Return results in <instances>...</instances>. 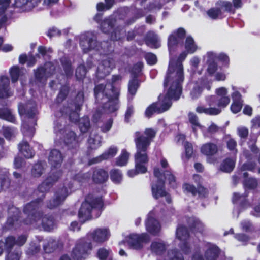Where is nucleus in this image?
Instances as JSON below:
<instances>
[{
  "instance_id": "38",
  "label": "nucleus",
  "mask_w": 260,
  "mask_h": 260,
  "mask_svg": "<svg viewBox=\"0 0 260 260\" xmlns=\"http://www.w3.org/2000/svg\"><path fill=\"white\" fill-rule=\"evenodd\" d=\"M146 43L151 47H158L160 46L158 36L153 32H149L147 36Z\"/></svg>"
},
{
  "instance_id": "64",
  "label": "nucleus",
  "mask_w": 260,
  "mask_h": 260,
  "mask_svg": "<svg viewBox=\"0 0 260 260\" xmlns=\"http://www.w3.org/2000/svg\"><path fill=\"white\" fill-rule=\"evenodd\" d=\"M110 251L105 248H101L98 252V257L100 260H105L110 256Z\"/></svg>"
},
{
  "instance_id": "50",
  "label": "nucleus",
  "mask_w": 260,
  "mask_h": 260,
  "mask_svg": "<svg viewBox=\"0 0 260 260\" xmlns=\"http://www.w3.org/2000/svg\"><path fill=\"white\" fill-rule=\"evenodd\" d=\"M165 248V244L161 241L153 242L151 245L152 251L156 254H160Z\"/></svg>"
},
{
  "instance_id": "18",
  "label": "nucleus",
  "mask_w": 260,
  "mask_h": 260,
  "mask_svg": "<svg viewBox=\"0 0 260 260\" xmlns=\"http://www.w3.org/2000/svg\"><path fill=\"white\" fill-rule=\"evenodd\" d=\"M149 240L148 235L146 234L138 235L132 234L127 238L128 244L134 249H138L142 247L144 243L147 242Z\"/></svg>"
},
{
  "instance_id": "19",
  "label": "nucleus",
  "mask_w": 260,
  "mask_h": 260,
  "mask_svg": "<svg viewBox=\"0 0 260 260\" xmlns=\"http://www.w3.org/2000/svg\"><path fill=\"white\" fill-rule=\"evenodd\" d=\"M26 239V236L22 235L19 236L17 241H16L14 237L10 236L6 239L5 243L2 241H0V255L3 252L4 246L6 247V249H9L11 248L15 245L22 246L25 243Z\"/></svg>"
},
{
  "instance_id": "42",
  "label": "nucleus",
  "mask_w": 260,
  "mask_h": 260,
  "mask_svg": "<svg viewBox=\"0 0 260 260\" xmlns=\"http://www.w3.org/2000/svg\"><path fill=\"white\" fill-rule=\"evenodd\" d=\"M0 118L11 122L15 121V118L12 112L7 108H0Z\"/></svg>"
},
{
  "instance_id": "9",
  "label": "nucleus",
  "mask_w": 260,
  "mask_h": 260,
  "mask_svg": "<svg viewBox=\"0 0 260 260\" xmlns=\"http://www.w3.org/2000/svg\"><path fill=\"white\" fill-rule=\"evenodd\" d=\"M185 48L186 49V51L181 53L178 57L177 60H176L175 59L172 58H170L169 65V67H170V64L172 63V64H173V65L175 67V68H177V67H178L179 64H180L182 68V73L183 78V68L182 62L186 57L187 53H193L198 49V47L192 37L189 36L186 38L185 42ZM169 68V67H168V69Z\"/></svg>"
},
{
  "instance_id": "20",
  "label": "nucleus",
  "mask_w": 260,
  "mask_h": 260,
  "mask_svg": "<svg viewBox=\"0 0 260 260\" xmlns=\"http://www.w3.org/2000/svg\"><path fill=\"white\" fill-rule=\"evenodd\" d=\"M118 151V148L115 146H111L108 148L102 155L89 160L88 165H91L114 157Z\"/></svg>"
},
{
  "instance_id": "47",
  "label": "nucleus",
  "mask_w": 260,
  "mask_h": 260,
  "mask_svg": "<svg viewBox=\"0 0 260 260\" xmlns=\"http://www.w3.org/2000/svg\"><path fill=\"white\" fill-rule=\"evenodd\" d=\"M61 62L66 75L67 77L72 75L73 70L70 61L67 57H63L61 59Z\"/></svg>"
},
{
  "instance_id": "6",
  "label": "nucleus",
  "mask_w": 260,
  "mask_h": 260,
  "mask_svg": "<svg viewBox=\"0 0 260 260\" xmlns=\"http://www.w3.org/2000/svg\"><path fill=\"white\" fill-rule=\"evenodd\" d=\"M40 205V199L32 202L27 204L24 208V213L28 215L30 220H26V224H35V226H39L41 224L45 231H50L53 229L54 222L51 217H42L41 214L35 211Z\"/></svg>"
},
{
  "instance_id": "63",
  "label": "nucleus",
  "mask_w": 260,
  "mask_h": 260,
  "mask_svg": "<svg viewBox=\"0 0 260 260\" xmlns=\"http://www.w3.org/2000/svg\"><path fill=\"white\" fill-rule=\"evenodd\" d=\"M169 260H184L182 255L176 250L169 251L168 253Z\"/></svg>"
},
{
  "instance_id": "26",
  "label": "nucleus",
  "mask_w": 260,
  "mask_h": 260,
  "mask_svg": "<svg viewBox=\"0 0 260 260\" xmlns=\"http://www.w3.org/2000/svg\"><path fill=\"white\" fill-rule=\"evenodd\" d=\"M62 160L63 157L59 151L53 149L50 151L48 156V160L52 168L59 167Z\"/></svg>"
},
{
  "instance_id": "36",
  "label": "nucleus",
  "mask_w": 260,
  "mask_h": 260,
  "mask_svg": "<svg viewBox=\"0 0 260 260\" xmlns=\"http://www.w3.org/2000/svg\"><path fill=\"white\" fill-rule=\"evenodd\" d=\"M213 105L210 106L209 108H205L202 106H199L196 108V111L200 113H205L210 115H216L219 114L221 109L218 107H212Z\"/></svg>"
},
{
  "instance_id": "53",
  "label": "nucleus",
  "mask_w": 260,
  "mask_h": 260,
  "mask_svg": "<svg viewBox=\"0 0 260 260\" xmlns=\"http://www.w3.org/2000/svg\"><path fill=\"white\" fill-rule=\"evenodd\" d=\"M91 173L88 172L83 174H79L75 176V180L79 182L81 184L88 182L90 179Z\"/></svg>"
},
{
  "instance_id": "15",
  "label": "nucleus",
  "mask_w": 260,
  "mask_h": 260,
  "mask_svg": "<svg viewBox=\"0 0 260 260\" xmlns=\"http://www.w3.org/2000/svg\"><path fill=\"white\" fill-rule=\"evenodd\" d=\"M72 188V184H66L64 187L58 191L54 195V198L49 201L47 204L49 208L52 209L61 204L66 197L71 193Z\"/></svg>"
},
{
  "instance_id": "28",
  "label": "nucleus",
  "mask_w": 260,
  "mask_h": 260,
  "mask_svg": "<svg viewBox=\"0 0 260 260\" xmlns=\"http://www.w3.org/2000/svg\"><path fill=\"white\" fill-rule=\"evenodd\" d=\"M9 79L7 77L0 78V98H7L11 95L9 88Z\"/></svg>"
},
{
  "instance_id": "43",
  "label": "nucleus",
  "mask_w": 260,
  "mask_h": 260,
  "mask_svg": "<svg viewBox=\"0 0 260 260\" xmlns=\"http://www.w3.org/2000/svg\"><path fill=\"white\" fill-rule=\"evenodd\" d=\"M115 22V19L112 18L104 20L101 24V29L104 33H109L113 30V24Z\"/></svg>"
},
{
  "instance_id": "40",
  "label": "nucleus",
  "mask_w": 260,
  "mask_h": 260,
  "mask_svg": "<svg viewBox=\"0 0 260 260\" xmlns=\"http://www.w3.org/2000/svg\"><path fill=\"white\" fill-rule=\"evenodd\" d=\"M236 161V156H233L231 158H227L222 163L220 169L225 172H231L234 167Z\"/></svg>"
},
{
  "instance_id": "14",
  "label": "nucleus",
  "mask_w": 260,
  "mask_h": 260,
  "mask_svg": "<svg viewBox=\"0 0 260 260\" xmlns=\"http://www.w3.org/2000/svg\"><path fill=\"white\" fill-rule=\"evenodd\" d=\"M115 63L113 58L106 57L102 59L99 64L96 71V76L99 78H103L109 75L115 67Z\"/></svg>"
},
{
  "instance_id": "39",
  "label": "nucleus",
  "mask_w": 260,
  "mask_h": 260,
  "mask_svg": "<svg viewBox=\"0 0 260 260\" xmlns=\"http://www.w3.org/2000/svg\"><path fill=\"white\" fill-rule=\"evenodd\" d=\"M129 155V153L125 149H122L120 154L116 159L115 164L120 167L125 166L128 162Z\"/></svg>"
},
{
  "instance_id": "54",
  "label": "nucleus",
  "mask_w": 260,
  "mask_h": 260,
  "mask_svg": "<svg viewBox=\"0 0 260 260\" xmlns=\"http://www.w3.org/2000/svg\"><path fill=\"white\" fill-rule=\"evenodd\" d=\"M3 129V135L6 139L11 140L15 137L16 131L14 128L9 127H4Z\"/></svg>"
},
{
  "instance_id": "27",
  "label": "nucleus",
  "mask_w": 260,
  "mask_h": 260,
  "mask_svg": "<svg viewBox=\"0 0 260 260\" xmlns=\"http://www.w3.org/2000/svg\"><path fill=\"white\" fill-rule=\"evenodd\" d=\"M10 4V0H0V29L3 28L4 24L7 20L5 11L9 6ZM3 42V38L0 37V46Z\"/></svg>"
},
{
  "instance_id": "59",
  "label": "nucleus",
  "mask_w": 260,
  "mask_h": 260,
  "mask_svg": "<svg viewBox=\"0 0 260 260\" xmlns=\"http://www.w3.org/2000/svg\"><path fill=\"white\" fill-rule=\"evenodd\" d=\"M19 62L21 64L27 62L29 66H32L35 63V59L34 57L32 56L27 57L26 55L23 54L19 56Z\"/></svg>"
},
{
  "instance_id": "1",
  "label": "nucleus",
  "mask_w": 260,
  "mask_h": 260,
  "mask_svg": "<svg viewBox=\"0 0 260 260\" xmlns=\"http://www.w3.org/2000/svg\"><path fill=\"white\" fill-rule=\"evenodd\" d=\"M175 67L172 63L170 64L164 81V93L160 95L157 103L152 104L147 108L145 111L146 117H150L155 112L162 113L167 111L171 106V101L179 98L183 78L181 65L179 64L177 68Z\"/></svg>"
},
{
  "instance_id": "21",
  "label": "nucleus",
  "mask_w": 260,
  "mask_h": 260,
  "mask_svg": "<svg viewBox=\"0 0 260 260\" xmlns=\"http://www.w3.org/2000/svg\"><path fill=\"white\" fill-rule=\"evenodd\" d=\"M154 211H157L156 208H155L154 211H151L148 214L147 219L146 221V230L149 232L154 235L158 233L160 230L159 223L154 217Z\"/></svg>"
},
{
  "instance_id": "48",
  "label": "nucleus",
  "mask_w": 260,
  "mask_h": 260,
  "mask_svg": "<svg viewBox=\"0 0 260 260\" xmlns=\"http://www.w3.org/2000/svg\"><path fill=\"white\" fill-rule=\"evenodd\" d=\"M139 87V83L137 79L135 77L134 78L132 79L128 84V99H130V95L133 96L134 95L137 89Z\"/></svg>"
},
{
  "instance_id": "62",
  "label": "nucleus",
  "mask_w": 260,
  "mask_h": 260,
  "mask_svg": "<svg viewBox=\"0 0 260 260\" xmlns=\"http://www.w3.org/2000/svg\"><path fill=\"white\" fill-rule=\"evenodd\" d=\"M12 82H15L18 80L21 72L17 66L13 67L10 71Z\"/></svg>"
},
{
  "instance_id": "30",
  "label": "nucleus",
  "mask_w": 260,
  "mask_h": 260,
  "mask_svg": "<svg viewBox=\"0 0 260 260\" xmlns=\"http://www.w3.org/2000/svg\"><path fill=\"white\" fill-rule=\"evenodd\" d=\"M108 178V173L102 169H96L92 173L93 181L96 183H103Z\"/></svg>"
},
{
  "instance_id": "33",
  "label": "nucleus",
  "mask_w": 260,
  "mask_h": 260,
  "mask_svg": "<svg viewBox=\"0 0 260 260\" xmlns=\"http://www.w3.org/2000/svg\"><path fill=\"white\" fill-rule=\"evenodd\" d=\"M18 149L21 154L26 158H31L34 155V152L30 148L28 143L22 141L18 145Z\"/></svg>"
},
{
  "instance_id": "8",
  "label": "nucleus",
  "mask_w": 260,
  "mask_h": 260,
  "mask_svg": "<svg viewBox=\"0 0 260 260\" xmlns=\"http://www.w3.org/2000/svg\"><path fill=\"white\" fill-rule=\"evenodd\" d=\"M103 205V203L101 197L94 198L92 195L87 197L79 211L78 216L81 222H84L90 219L91 212L100 210Z\"/></svg>"
},
{
  "instance_id": "56",
  "label": "nucleus",
  "mask_w": 260,
  "mask_h": 260,
  "mask_svg": "<svg viewBox=\"0 0 260 260\" xmlns=\"http://www.w3.org/2000/svg\"><path fill=\"white\" fill-rule=\"evenodd\" d=\"M112 180L115 183L120 182L122 178V174L119 170L113 169L110 172Z\"/></svg>"
},
{
  "instance_id": "49",
  "label": "nucleus",
  "mask_w": 260,
  "mask_h": 260,
  "mask_svg": "<svg viewBox=\"0 0 260 260\" xmlns=\"http://www.w3.org/2000/svg\"><path fill=\"white\" fill-rule=\"evenodd\" d=\"M218 53L213 51L207 52L203 56V59L206 63H215L217 59Z\"/></svg>"
},
{
  "instance_id": "46",
  "label": "nucleus",
  "mask_w": 260,
  "mask_h": 260,
  "mask_svg": "<svg viewBox=\"0 0 260 260\" xmlns=\"http://www.w3.org/2000/svg\"><path fill=\"white\" fill-rule=\"evenodd\" d=\"M8 213L9 217L7 220V223L10 225H13L14 224L15 220H17V218L19 211L17 208L13 207L9 209Z\"/></svg>"
},
{
  "instance_id": "51",
  "label": "nucleus",
  "mask_w": 260,
  "mask_h": 260,
  "mask_svg": "<svg viewBox=\"0 0 260 260\" xmlns=\"http://www.w3.org/2000/svg\"><path fill=\"white\" fill-rule=\"evenodd\" d=\"M79 127L82 133L87 132L89 127L90 122L89 118L84 117L79 120Z\"/></svg>"
},
{
  "instance_id": "29",
  "label": "nucleus",
  "mask_w": 260,
  "mask_h": 260,
  "mask_svg": "<svg viewBox=\"0 0 260 260\" xmlns=\"http://www.w3.org/2000/svg\"><path fill=\"white\" fill-rule=\"evenodd\" d=\"M9 174L7 169H0V192L9 188L10 185Z\"/></svg>"
},
{
  "instance_id": "45",
  "label": "nucleus",
  "mask_w": 260,
  "mask_h": 260,
  "mask_svg": "<svg viewBox=\"0 0 260 260\" xmlns=\"http://www.w3.org/2000/svg\"><path fill=\"white\" fill-rule=\"evenodd\" d=\"M102 138L99 135L91 136L88 139L89 147L91 149H95L101 145Z\"/></svg>"
},
{
  "instance_id": "22",
  "label": "nucleus",
  "mask_w": 260,
  "mask_h": 260,
  "mask_svg": "<svg viewBox=\"0 0 260 260\" xmlns=\"http://www.w3.org/2000/svg\"><path fill=\"white\" fill-rule=\"evenodd\" d=\"M61 172L60 171H57L56 172H52V175L49 176L47 179L43 182L38 187V190L42 193L41 197L44 196V192L48 190L50 187V185L53 183L56 182L61 176Z\"/></svg>"
},
{
  "instance_id": "17",
  "label": "nucleus",
  "mask_w": 260,
  "mask_h": 260,
  "mask_svg": "<svg viewBox=\"0 0 260 260\" xmlns=\"http://www.w3.org/2000/svg\"><path fill=\"white\" fill-rule=\"evenodd\" d=\"M176 238L180 241V247L182 251L187 254L190 251V246H189L188 232L184 226L179 225L176 232Z\"/></svg>"
},
{
  "instance_id": "24",
  "label": "nucleus",
  "mask_w": 260,
  "mask_h": 260,
  "mask_svg": "<svg viewBox=\"0 0 260 260\" xmlns=\"http://www.w3.org/2000/svg\"><path fill=\"white\" fill-rule=\"evenodd\" d=\"M84 102V94L82 91H80L78 93L75 99V111H72L70 113L69 117L70 120L74 123L78 121L79 115L78 111L81 109Z\"/></svg>"
},
{
  "instance_id": "55",
  "label": "nucleus",
  "mask_w": 260,
  "mask_h": 260,
  "mask_svg": "<svg viewBox=\"0 0 260 260\" xmlns=\"http://www.w3.org/2000/svg\"><path fill=\"white\" fill-rule=\"evenodd\" d=\"M189 223L195 230L199 232H202L203 231L204 225L198 219L191 218L189 219Z\"/></svg>"
},
{
  "instance_id": "3",
  "label": "nucleus",
  "mask_w": 260,
  "mask_h": 260,
  "mask_svg": "<svg viewBox=\"0 0 260 260\" xmlns=\"http://www.w3.org/2000/svg\"><path fill=\"white\" fill-rule=\"evenodd\" d=\"M119 75H114L112 77V83L100 84L95 86L94 94L96 102L102 105L104 112L111 113L118 108V97L119 90L114 86L115 83L120 80Z\"/></svg>"
},
{
  "instance_id": "23",
  "label": "nucleus",
  "mask_w": 260,
  "mask_h": 260,
  "mask_svg": "<svg viewBox=\"0 0 260 260\" xmlns=\"http://www.w3.org/2000/svg\"><path fill=\"white\" fill-rule=\"evenodd\" d=\"M184 36L185 30L182 28H179L169 36L168 38V47L171 54L173 47L182 40Z\"/></svg>"
},
{
  "instance_id": "25",
  "label": "nucleus",
  "mask_w": 260,
  "mask_h": 260,
  "mask_svg": "<svg viewBox=\"0 0 260 260\" xmlns=\"http://www.w3.org/2000/svg\"><path fill=\"white\" fill-rule=\"evenodd\" d=\"M41 0H15V5L22 11L31 10L41 3Z\"/></svg>"
},
{
  "instance_id": "34",
  "label": "nucleus",
  "mask_w": 260,
  "mask_h": 260,
  "mask_svg": "<svg viewBox=\"0 0 260 260\" xmlns=\"http://www.w3.org/2000/svg\"><path fill=\"white\" fill-rule=\"evenodd\" d=\"M217 151L216 145L212 143L204 144L201 147V153L207 156L213 155L217 153Z\"/></svg>"
},
{
  "instance_id": "7",
  "label": "nucleus",
  "mask_w": 260,
  "mask_h": 260,
  "mask_svg": "<svg viewBox=\"0 0 260 260\" xmlns=\"http://www.w3.org/2000/svg\"><path fill=\"white\" fill-rule=\"evenodd\" d=\"M154 175L157 179V184L152 185V192L153 196L155 199H158L160 197H165L167 203H170L171 202V198L164 189V179H167L169 184L173 187L176 186L175 178L174 176L169 171H167L162 174L158 168L154 169Z\"/></svg>"
},
{
  "instance_id": "10",
  "label": "nucleus",
  "mask_w": 260,
  "mask_h": 260,
  "mask_svg": "<svg viewBox=\"0 0 260 260\" xmlns=\"http://www.w3.org/2000/svg\"><path fill=\"white\" fill-rule=\"evenodd\" d=\"M215 93L216 96H211L210 97L209 105H216L221 109L226 107L230 102L228 89L224 87H219L215 90Z\"/></svg>"
},
{
  "instance_id": "4",
  "label": "nucleus",
  "mask_w": 260,
  "mask_h": 260,
  "mask_svg": "<svg viewBox=\"0 0 260 260\" xmlns=\"http://www.w3.org/2000/svg\"><path fill=\"white\" fill-rule=\"evenodd\" d=\"M110 237V231L106 228H98L89 233L86 238L81 239L78 241L72 252L73 258L82 260L88 256L92 248L91 239L97 243H102L107 241Z\"/></svg>"
},
{
  "instance_id": "5",
  "label": "nucleus",
  "mask_w": 260,
  "mask_h": 260,
  "mask_svg": "<svg viewBox=\"0 0 260 260\" xmlns=\"http://www.w3.org/2000/svg\"><path fill=\"white\" fill-rule=\"evenodd\" d=\"M19 114L22 117V132L25 137L31 138L35 133L36 119L35 116L37 113L36 104L29 102L25 106L18 105Z\"/></svg>"
},
{
  "instance_id": "11",
  "label": "nucleus",
  "mask_w": 260,
  "mask_h": 260,
  "mask_svg": "<svg viewBox=\"0 0 260 260\" xmlns=\"http://www.w3.org/2000/svg\"><path fill=\"white\" fill-rule=\"evenodd\" d=\"M80 44L84 52L92 50H100L95 35L91 32H87L80 36Z\"/></svg>"
},
{
  "instance_id": "60",
  "label": "nucleus",
  "mask_w": 260,
  "mask_h": 260,
  "mask_svg": "<svg viewBox=\"0 0 260 260\" xmlns=\"http://www.w3.org/2000/svg\"><path fill=\"white\" fill-rule=\"evenodd\" d=\"M125 35V30L123 29H119L118 27L114 29L111 34V39L117 40L121 39Z\"/></svg>"
},
{
  "instance_id": "61",
  "label": "nucleus",
  "mask_w": 260,
  "mask_h": 260,
  "mask_svg": "<svg viewBox=\"0 0 260 260\" xmlns=\"http://www.w3.org/2000/svg\"><path fill=\"white\" fill-rule=\"evenodd\" d=\"M258 183L256 179L254 178H249L246 179L244 183L245 188L252 189L257 186Z\"/></svg>"
},
{
  "instance_id": "37",
  "label": "nucleus",
  "mask_w": 260,
  "mask_h": 260,
  "mask_svg": "<svg viewBox=\"0 0 260 260\" xmlns=\"http://www.w3.org/2000/svg\"><path fill=\"white\" fill-rule=\"evenodd\" d=\"M200 62V58L198 56H193L190 60L191 70L193 72L192 77H197V75H200L203 70H198V67Z\"/></svg>"
},
{
  "instance_id": "16",
  "label": "nucleus",
  "mask_w": 260,
  "mask_h": 260,
  "mask_svg": "<svg viewBox=\"0 0 260 260\" xmlns=\"http://www.w3.org/2000/svg\"><path fill=\"white\" fill-rule=\"evenodd\" d=\"M54 70L55 67L51 62H46L44 67H40L35 71L36 80L41 83H45L47 78L53 74Z\"/></svg>"
},
{
  "instance_id": "31",
  "label": "nucleus",
  "mask_w": 260,
  "mask_h": 260,
  "mask_svg": "<svg viewBox=\"0 0 260 260\" xmlns=\"http://www.w3.org/2000/svg\"><path fill=\"white\" fill-rule=\"evenodd\" d=\"M232 201L234 204H239L241 210L246 209L250 206V204L247 201L246 197L237 193L233 194Z\"/></svg>"
},
{
  "instance_id": "2",
  "label": "nucleus",
  "mask_w": 260,
  "mask_h": 260,
  "mask_svg": "<svg viewBox=\"0 0 260 260\" xmlns=\"http://www.w3.org/2000/svg\"><path fill=\"white\" fill-rule=\"evenodd\" d=\"M156 132L152 128H147L144 135H140L138 132L136 133L135 143L137 152L135 155V170H130L127 174L133 177L138 174H143L147 172L146 164L148 161L147 150L150 144L151 140L155 137Z\"/></svg>"
},
{
  "instance_id": "52",
  "label": "nucleus",
  "mask_w": 260,
  "mask_h": 260,
  "mask_svg": "<svg viewBox=\"0 0 260 260\" xmlns=\"http://www.w3.org/2000/svg\"><path fill=\"white\" fill-rule=\"evenodd\" d=\"M251 129L252 132L258 135L260 134V117L257 116L251 120Z\"/></svg>"
},
{
  "instance_id": "58",
  "label": "nucleus",
  "mask_w": 260,
  "mask_h": 260,
  "mask_svg": "<svg viewBox=\"0 0 260 260\" xmlns=\"http://www.w3.org/2000/svg\"><path fill=\"white\" fill-rule=\"evenodd\" d=\"M207 67L206 69V74L207 76H212L218 70L217 62L206 63Z\"/></svg>"
},
{
  "instance_id": "41",
  "label": "nucleus",
  "mask_w": 260,
  "mask_h": 260,
  "mask_svg": "<svg viewBox=\"0 0 260 260\" xmlns=\"http://www.w3.org/2000/svg\"><path fill=\"white\" fill-rule=\"evenodd\" d=\"M231 88L233 91L231 93V98L233 101H243L240 92L246 93V90L244 88H238L233 85H231Z\"/></svg>"
},
{
  "instance_id": "13",
  "label": "nucleus",
  "mask_w": 260,
  "mask_h": 260,
  "mask_svg": "<svg viewBox=\"0 0 260 260\" xmlns=\"http://www.w3.org/2000/svg\"><path fill=\"white\" fill-rule=\"evenodd\" d=\"M232 10L233 6L230 2L219 1L216 4V8L210 9L207 13L210 18L215 19L221 18L223 12Z\"/></svg>"
},
{
  "instance_id": "57",
  "label": "nucleus",
  "mask_w": 260,
  "mask_h": 260,
  "mask_svg": "<svg viewBox=\"0 0 260 260\" xmlns=\"http://www.w3.org/2000/svg\"><path fill=\"white\" fill-rule=\"evenodd\" d=\"M58 246V242L55 240H51L47 245H44V249L46 253H50L54 250Z\"/></svg>"
},
{
  "instance_id": "12",
  "label": "nucleus",
  "mask_w": 260,
  "mask_h": 260,
  "mask_svg": "<svg viewBox=\"0 0 260 260\" xmlns=\"http://www.w3.org/2000/svg\"><path fill=\"white\" fill-rule=\"evenodd\" d=\"M196 77H192V83L190 84L191 88L190 96L192 99L198 98L201 94L203 88L209 90L211 89V82L203 79L196 81Z\"/></svg>"
},
{
  "instance_id": "35",
  "label": "nucleus",
  "mask_w": 260,
  "mask_h": 260,
  "mask_svg": "<svg viewBox=\"0 0 260 260\" xmlns=\"http://www.w3.org/2000/svg\"><path fill=\"white\" fill-rule=\"evenodd\" d=\"M188 119L190 123L191 124V127L193 132L196 134L198 129H201L205 135L204 131V127L202 126L199 123L198 117L193 113H189L188 114Z\"/></svg>"
},
{
  "instance_id": "44",
  "label": "nucleus",
  "mask_w": 260,
  "mask_h": 260,
  "mask_svg": "<svg viewBox=\"0 0 260 260\" xmlns=\"http://www.w3.org/2000/svg\"><path fill=\"white\" fill-rule=\"evenodd\" d=\"M46 167L45 162H38L35 164L31 170V174L34 177H40L43 173Z\"/></svg>"
},
{
  "instance_id": "32",
  "label": "nucleus",
  "mask_w": 260,
  "mask_h": 260,
  "mask_svg": "<svg viewBox=\"0 0 260 260\" xmlns=\"http://www.w3.org/2000/svg\"><path fill=\"white\" fill-rule=\"evenodd\" d=\"M205 257L207 260H215L219 253V249L216 246L210 243L206 245Z\"/></svg>"
}]
</instances>
